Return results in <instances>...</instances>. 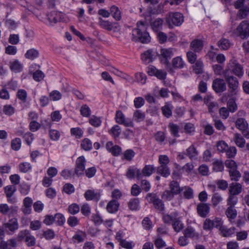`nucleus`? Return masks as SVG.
<instances>
[{"label":"nucleus","instance_id":"23","mask_svg":"<svg viewBox=\"0 0 249 249\" xmlns=\"http://www.w3.org/2000/svg\"><path fill=\"white\" fill-rule=\"evenodd\" d=\"M190 48L195 52H200L203 48V41L201 39H194L190 44Z\"/></svg>","mask_w":249,"mask_h":249},{"label":"nucleus","instance_id":"28","mask_svg":"<svg viewBox=\"0 0 249 249\" xmlns=\"http://www.w3.org/2000/svg\"><path fill=\"white\" fill-rule=\"evenodd\" d=\"M235 229L234 228H228L227 227L224 226L220 228L219 231L223 237H228L231 236L235 232Z\"/></svg>","mask_w":249,"mask_h":249},{"label":"nucleus","instance_id":"26","mask_svg":"<svg viewBox=\"0 0 249 249\" xmlns=\"http://www.w3.org/2000/svg\"><path fill=\"white\" fill-rule=\"evenodd\" d=\"M169 186L170 190L176 195L179 194L183 190V188L180 187L179 183L175 180L171 181Z\"/></svg>","mask_w":249,"mask_h":249},{"label":"nucleus","instance_id":"52","mask_svg":"<svg viewBox=\"0 0 249 249\" xmlns=\"http://www.w3.org/2000/svg\"><path fill=\"white\" fill-rule=\"evenodd\" d=\"M67 223L70 227H74L79 224V220L74 216H71L68 218Z\"/></svg>","mask_w":249,"mask_h":249},{"label":"nucleus","instance_id":"51","mask_svg":"<svg viewBox=\"0 0 249 249\" xmlns=\"http://www.w3.org/2000/svg\"><path fill=\"white\" fill-rule=\"evenodd\" d=\"M222 196L217 193H215L212 196V202L214 207L222 202Z\"/></svg>","mask_w":249,"mask_h":249},{"label":"nucleus","instance_id":"37","mask_svg":"<svg viewBox=\"0 0 249 249\" xmlns=\"http://www.w3.org/2000/svg\"><path fill=\"white\" fill-rule=\"evenodd\" d=\"M108 132L113 138H117L121 134L122 129L119 125L116 124L112 127Z\"/></svg>","mask_w":249,"mask_h":249},{"label":"nucleus","instance_id":"31","mask_svg":"<svg viewBox=\"0 0 249 249\" xmlns=\"http://www.w3.org/2000/svg\"><path fill=\"white\" fill-rule=\"evenodd\" d=\"M236 127L240 130L244 132L248 126L247 121L243 118H238L235 122Z\"/></svg>","mask_w":249,"mask_h":249},{"label":"nucleus","instance_id":"62","mask_svg":"<svg viewBox=\"0 0 249 249\" xmlns=\"http://www.w3.org/2000/svg\"><path fill=\"white\" fill-rule=\"evenodd\" d=\"M225 164L226 166L229 169V170H233L237 168L236 163L232 160H226Z\"/></svg>","mask_w":249,"mask_h":249},{"label":"nucleus","instance_id":"64","mask_svg":"<svg viewBox=\"0 0 249 249\" xmlns=\"http://www.w3.org/2000/svg\"><path fill=\"white\" fill-rule=\"evenodd\" d=\"M33 76L35 81L39 82L43 79L45 75L41 71L37 70L33 73Z\"/></svg>","mask_w":249,"mask_h":249},{"label":"nucleus","instance_id":"39","mask_svg":"<svg viewBox=\"0 0 249 249\" xmlns=\"http://www.w3.org/2000/svg\"><path fill=\"white\" fill-rule=\"evenodd\" d=\"M10 69L16 72H20L22 70V65L18 60H15L13 62L10 63Z\"/></svg>","mask_w":249,"mask_h":249},{"label":"nucleus","instance_id":"19","mask_svg":"<svg viewBox=\"0 0 249 249\" xmlns=\"http://www.w3.org/2000/svg\"><path fill=\"white\" fill-rule=\"evenodd\" d=\"M179 217L178 213L177 212H174L170 214H164L162 216V219L166 224H173L177 218Z\"/></svg>","mask_w":249,"mask_h":249},{"label":"nucleus","instance_id":"49","mask_svg":"<svg viewBox=\"0 0 249 249\" xmlns=\"http://www.w3.org/2000/svg\"><path fill=\"white\" fill-rule=\"evenodd\" d=\"M154 138L159 143L162 144L165 139V135L163 132L158 131L155 134Z\"/></svg>","mask_w":249,"mask_h":249},{"label":"nucleus","instance_id":"41","mask_svg":"<svg viewBox=\"0 0 249 249\" xmlns=\"http://www.w3.org/2000/svg\"><path fill=\"white\" fill-rule=\"evenodd\" d=\"M145 118V113L140 110H136L133 113V119L136 122L142 121Z\"/></svg>","mask_w":249,"mask_h":249},{"label":"nucleus","instance_id":"47","mask_svg":"<svg viewBox=\"0 0 249 249\" xmlns=\"http://www.w3.org/2000/svg\"><path fill=\"white\" fill-rule=\"evenodd\" d=\"M16 190V187L12 185H8L4 188V191L7 197H12Z\"/></svg>","mask_w":249,"mask_h":249},{"label":"nucleus","instance_id":"30","mask_svg":"<svg viewBox=\"0 0 249 249\" xmlns=\"http://www.w3.org/2000/svg\"><path fill=\"white\" fill-rule=\"evenodd\" d=\"M39 51L34 48H32L28 50L25 54V57L27 59L30 60H34L37 58L39 56Z\"/></svg>","mask_w":249,"mask_h":249},{"label":"nucleus","instance_id":"20","mask_svg":"<svg viewBox=\"0 0 249 249\" xmlns=\"http://www.w3.org/2000/svg\"><path fill=\"white\" fill-rule=\"evenodd\" d=\"M120 206V203L118 200L112 199L107 203V211L111 213L117 212Z\"/></svg>","mask_w":249,"mask_h":249},{"label":"nucleus","instance_id":"12","mask_svg":"<svg viewBox=\"0 0 249 249\" xmlns=\"http://www.w3.org/2000/svg\"><path fill=\"white\" fill-rule=\"evenodd\" d=\"M237 32L240 36L244 39L249 36V23L243 21L237 28Z\"/></svg>","mask_w":249,"mask_h":249},{"label":"nucleus","instance_id":"1","mask_svg":"<svg viewBox=\"0 0 249 249\" xmlns=\"http://www.w3.org/2000/svg\"><path fill=\"white\" fill-rule=\"evenodd\" d=\"M145 21H139L137 22V26H149L155 32H159L162 27L163 20L160 18H155L154 17H145Z\"/></svg>","mask_w":249,"mask_h":249},{"label":"nucleus","instance_id":"43","mask_svg":"<svg viewBox=\"0 0 249 249\" xmlns=\"http://www.w3.org/2000/svg\"><path fill=\"white\" fill-rule=\"evenodd\" d=\"M172 226L174 231L177 232L180 231L183 229L184 225L179 217L172 224Z\"/></svg>","mask_w":249,"mask_h":249},{"label":"nucleus","instance_id":"44","mask_svg":"<svg viewBox=\"0 0 249 249\" xmlns=\"http://www.w3.org/2000/svg\"><path fill=\"white\" fill-rule=\"evenodd\" d=\"M229 175L231 180L237 181L241 177L240 173L237 169L233 170H229Z\"/></svg>","mask_w":249,"mask_h":249},{"label":"nucleus","instance_id":"58","mask_svg":"<svg viewBox=\"0 0 249 249\" xmlns=\"http://www.w3.org/2000/svg\"><path fill=\"white\" fill-rule=\"evenodd\" d=\"M31 164L29 162H23L19 165V169L20 172L26 173L31 169Z\"/></svg>","mask_w":249,"mask_h":249},{"label":"nucleus","instance_id":"14","mask_svg":"<svg viewBox=\"0 0 249 249\" xmlns=\"http://www.w3.org/2000/svg\"><path fill=\"white\" fill-rule=\"evenodd\" d=\"M183 21V17H167L166 19V23L170 28L174 26H180Z\"/></svg>","mask_w":249,"mask_h":249},{"label":"nucleus","instance_id":"55","mask_svg":"<svg viewBox=\"0 0 249 249\" xmlns=\"http://www.w3.org/2000/svg\"><path fill=\"white\" fill-rule=\"evenodd\" d=\"M80 113L83 116L88 117L90 115L91 110L88 105H84L81 107Z\"/></svg>","mask_w":249,"mask_h":249},{"label":"nucleus","instance_id":"35","mask_svg":"<svg viewBox=\"0 0 249 249\" xmlns=\"http://www.w3.org/2000/svg\"><path fill=\"white\" fill-rule=\"evenodd\" d=\"M99 24L102 28L109 31L111 30L113 27L111 22L102 18H99Z\"/></svg>","mask_w":249,"mask_h":249},{"label":"nucleus","instance_id":"59","mask_svg":"<svg viewBox=\"0 0 249 249\" xmlns=\"http://www.w3.org/2000/svg\"><path fill=\"white\" fill-rule=\"evenodd\" d=\"M145 103L144 99L142 97H138L134 100V105L136 108H139L142 107Z\"/></svg>","mask_w":249,"mask_h":249},{"label":"nucleus","instance_id":"11","mask_svg":"<svg viewBox=\"0 0 249 249\" xmlns=\"http://www.w3.org/2000/svg\"><path fill=\"white\" fill-rule=\"evenodd\" d=\"M174 49L162 48L160 50L161 56L164 59H162V63L166 64L167 66H169L170 59L174 55Z\"/></svg>","mask_w":249,"mask_h":249},{"label":"nucleus","instance_id":"6","mask_svg":"<svg viewBox=\"0 0 249 249\" xmlns=\"http://www.w3.org/2000/svg\"><path fill=\"white\" fill-rule=\"evenodd\" d=\"M224 77L228 83L230 92H234L239 86V82L237 79L233 76L230 75L229 70L225 71L224 73Z\"/></svg>","mask_w":249,"mask_h":249},{"label":"nucleus","instance_id":"60","mask_svg":"<svg viewBox=\"0 0 249 249\" xmlns=\"http://www.w3.org/2000/svg\"><path fill=\"white\" fill-rule=\"evenodd\" d=\"M25 242L27 246L33 247L36 245V239L34 236L31 235L30 233H29V234L25 238Z\"/></svg>","mask_w":249,"mask_h":249},{"label":"nucleus","instance_id":"50","mask_svg":"<svg viewBox=\"0 0 249 249\" xmlns=\"http://www.w3.org/2000/svg\"><path fill=\"white\" fill-rule=\"evenodd\" d=\"M15 108L11 105H6L3 107V112L6 115L11 116L15 113Z\"/></svg>","mask_w":249,"mask_h":249},{"label":"nucleus","instance_id":"54","mask_svg":"<svg viewBox=\"0 0 249 249\" xmlns=\"http://www.w3.org/2000/svg\"><path fill=\"white\" fill-rule=\"evenodd\" d=\"M21 147V140L17 138L11 141V148L12 149L18 151Z\"/></svg>","mask_w":249,"mask_h":249},{"label":"nucleus","instance_id":"10","mask_svg":"<svg viewBox=\"0 0 249 249\" xmlns=\"http://www.w3.org/2000/svg\"><path fill=\"white\" fill-rule=\"evenodd\" d=\"M86 160L84 156H82L78 157L76 160V165L75 168V174L78 176L84 174L85 170V164Z\"/></svg>","mask_w":249,"mask_h":249},{"label":"nucleus","instance_id":"33","mask_svg":"<svg viewBox=\"0 0 249 249\" xmlns=\"http://www.w3.org/2000/svg\"><path fill=\"white\" fill-rule=\"evenodd\" d=\"M128 207L132 211H136L140 208V200L138 198L131 199L128 203Z\"/></svg>","mask_w":249,"mask_h":249},{"label":"nucleus","instance_id":"48","mask_svg":"<svg viewBox=\"0 0 249 249\" xmlns=\"http://www.w3.org/2000/svg\"><path fill=\"white\" fill-rule=\"evenodd\" d=\"M168 126L172 134L173 135L174 137H178L179 136V126L177 124L173 123H169Z\"/></svg>","mask_w":249,"mask_h":249},{"label":"nucleus","instance_id":"42","mask_svg":"<svg viewBox=\"0 0 249 249\" xmlns=\"http://www.w3.org/2000/svg\"><path fill=\"white\" fill-rule=\"evenodd\" d=\"M81 146L84 150L89 151L92 148V142L89 139L85 138L81 142Z\"/></svg>","mask_w":249,"mask_h":249},{"label":"nucleus","instance_id":"46","mask_svg":"<svg viewBox=\"0 0 249 249\" xmlns=\"http://www.w3.org/2000/svg\"><path fill=\"white\" fill-rule=\"evenodd\" d=\"M213 169L216 172H221L224 170L223 162L220 160H216L213 162Z\"/></svg>","mask_w":249,"mask_h":249},{"label":"nucleus","instance_id":"29","mask_svg":"<svg viewBox=\"0 0 249 249\" xmlns=\"http://www.w3.org/2000/svg\"><path fill=\"white\" fill-rule=\"evenodd\" d=\"M157 173L163 177L167 178L170 175V170L167 165H160L157 169Z\"/></svg>","mask_w":249,"mask_h":249},{"label":"nucleus","instance_id":"25","mask_svg":"<svg viewBox=\"0 0 249 249\" xmlns=\"http://www.w3.org/2000/svg\"><path fill=\"white\" fill-rule=\"evenodd\" d=\"M84 196L87 200H98L100 199L99 194L91 190H87L84 194Z\"/></svg>","mask_w":249,"mask_h":249},{"label":"nucleus","instance_id":"13","mask_svg":"<svg viewBox=\"0 0 249 249\" xmlns=\"http://www.w3.org/2000/svg\"><path fill=\"white\" fill-rule=\"evenodd\" d=\"M183 235L188 238L193 240H197L200 237V234L191 226H188L183 231Z\"/></svg>","mask_w":249,"mask_h":249},{"label":"nucleus","instance_id":"24","mask_svg":"<svg viewBox=\"0 0 249 249\" xmlns=\"http://www.w3.org/2000/svg\"><path fill=\"white\" fill-rule=\"evenodd\" d=\"M154 56V52L149 49L142 54V61L145 64H148L152 61Z\"/></svg>","mask_w":249,"mask_h":249},{"label":"nucleus","instance_id":"36","mask_svg":"<svg viewBox=\"0 0 249 249\" xmlns=\"http://www.w3.org/2000/svg\"><path fill=\"white\" fill-rule=\"evenodd\" d=\"M234 141L236 145L239 147L243 148L245 144V140L239 133L234 134Z\"/></svg>","mask_w":249,"mask_h":249},{"label":"nucleus","instance_id":"18","mask_svg":"<svg viewBox=\"0 0 249 249\" xmlns=\"http://www.w3.org/2000/svg\"><path fill=\"white\" fill-rule=\"evenodd\" d=\"M17 246V240L11 238L6 241L2 240L0 242V249H13Z\"/></svg>","mask_w":249,"mask_h":249},{"label":"nucleus","instance_id":"27","mask_svg":"<svg viewBox=\"0 0 249 249\" xmlns=\"http://www.w3.org/2000/svg\"><path fill=\"white\" fill-rule=\"evenodd\" d=\"M242 191V186L239 183H232L230 184L229 189L230 195H237L240 194Z\"/></svg>","mask_w":249,"mask_h":249},{"label":"nucleus","instance_id":"56","mask_svg":"<svg viewBox=\"0 0 249 249\" xmlns=\"http://www.w3.org/2000/svg\"><path fill=\"white\" fill-rule=\"evenodd\" d=\"M213 221L210 219H206L203 225V228L205 231H211L213 228Z\"/></svg>","mask_w":249,"mask_h":249},{"label":"nucleus","instance_id":"57","mask_svg":"<svg viewBox=\"0 0 249 249\" xmlns=\"http://www.w3.org/2000/svg\"><path fill=\"white\" fill-rule=\"evenodd\" d=\"M55 221L59 226H62L65 223V218L64 216L60 213H57L54 215Z\"/></svg>","mask_w":249,"mask_h":249},{"label":"nucleus","instance_id":"21","mask_svg":"<svg viewBox=\"0 0 249 249\" xmlns=\"http://www.w3.org/2000/svg\"><path fill=\"white\" fill-rule=\"evenodd\" d=\"M155 168L153 165H146L142 170H140L141 179L143 177H149L155 171Z\"/></svg>","mask_w":249,"mask_h":249},{"label":"nucleus","instance_id":"40","mask_svg":"<svg viewBox=\"0 0 249 249\" xmlns=\"http://www.w3.org/2000/svg\"><path fill=\"white\" fill-rule=\"evenodd\" d=\"M225 213L227 217L231 220L234 219L237 216V212L234 209V207L228 206Z\"/></svg>","mask_w":249,"mask_h":249},{"label":"nucleus","instance_id":"9","mask_svg":"<svg viewBox=\"0 0 249 249\" xmlns=\"http://www.w3.org/2000/svg\"><path fill=\"white\" fill-rule=\"evenodd\" d=\"M212 87L216 93H221L225 91L227 89L225 80L219 78H217L213 81Z\"/></svg>","mask_w":249,"mask_h":249},{"label":"nucleus","instance_id":"22","mask_svg":"<svg viewBox=\"0 0 249 249\" xmlns=\"http://www.w3.org/2000/svg\"><path fill=\"white\" fill-rule=\"evenodd\" d=\"M141 175L140 169L137 168H130L128 169L126 173V176L129 179H133L136 176L138 179H140Z\"/></svg>","mask_w":249,"mask_h":249},{"label":"nucleus","instance_id":"34","mask_svg":"<svg viewBox=\"0 0 249 249\" xmlns=\"http://www.w3.org/2000/svg\"><path fill=\"white\" fill-rule=\"evenodd\" d=\"M185 154L191 160L196 159L198 152L196 151L195 146L193 145H192L186 149Z\"/></svg>","mask_w":249,"mask_h":249},{"label":"nucleus","instance_id":"2","mask_svg":"<svg viewBox=\"0 0 249 249\" xmlns=\"http://www.w3.org/2000/svg\"><path fill=\"white\" fill-rule=\"evenodd\" d=\"M39 21L49 26H53L58 22H67L68 18L65 17H37Z\"/></svg>","mask_w":249,"mask_h":249},{"label":"nucleus","instance_id":"8","mask_svg":"<svg viewBox=\"0 0 249 249\" xmlns=\"http://www.w3.org/2000/svg\"><path fill=\"white\" fill-rule=\"evenodd\" d=\"M116 122L121 124H123L126 127H133V123L130 118H126L124 115L121 111H117L115 115Z\"/></svg>","mask_w":249,"mask_h":249},{"label":"nucleus","instance_id":"5","mask_svg":"<svg viewBox=\"0 0 249 249\" xmlns=\"http://www.w3.org/2000/svg\"><path fill=\"white\" fill-rule=\"evenodd\" d=\"M149 203H152L154 208L159 211H163L164 210V205L162 201L157 197L155 193H148L146 197Z\"/></svg>","mask_w":249,"mask_h":249},{"label":"nucleus","instance_id":"16","mask_svg":"<svg viewBox=\"0 0 249 249\" xmlns=\"http://www.w3.org/2000/svg\"><path fill=\"white\" fill-rule=\"evenodd\" d=\"M196 210L198 215L201 217L205 218L210 212V205L204 203H199L197 205Z\"/></svg>","mask_w":249,"mask_h":249},{"label":"nucleus","instance_id":"32","mask_svg":"<svg viewBox=\"0 0 249 249\" xmlns=\"http://www.w3.org/2000/svg\"><path fill=\"white\" fill-rule=\"evenodd\" d=\"M86 237V232L79 230L72 237V240L74 242L81 243L84 241Z\"/></svg>","mask_w":249,"mask_h":249},{"label":"nucleus","instance_id":"7","mask_svg":"<svg viewBox=\"0 0 249 249\" xmlns=\"http://www.w3.org/2000/svg\"><path fill=\"white\" fill-rule=\"evenodd\" d=\"M3 228L8 234H13L19 228L18 219L16 218L9 219L7 222L3 224Z\"/></svg>","mask_w":249,"mask_h":249},{"label":"nucleus","instance_id":"53","mask_svg":"<svg viewBox=\"0 0 249 249\" xmlns=\"http://www.w3.org/2000/svg\"><path fill=\"white\" fill-rule=\"evenodd\" d=\"M175 195H176L170 190H166L162 194L161 197L165 200L170 201L174 198Z\"/></svg>","mask_w":249,"mask_h":249},{"label":"nucleus","instance_id":"63","mask_svg":"<svg viewBox=\"0 0 249 249\" xmlns=\"http://www.w3.org/2000/svg\"><path fill=\"white\" fill-rule=\"evenodd\" d=\"M79 211L80 208L76 203L72 204L69 206L68 211L71 214L74 215L77 213Z\"/></svg>","mask_w":249,"mask_h":249},{"label":"nucleus","instance_id":"3","mask_svg":"<svg viewBox=\"0 0 249 249\" xmlns=\"http://www.w3.org/2000/svg\"><path fill=\"white\" fill-rule=\"evenodd\" d=\"M133 40L140 41L142 43H147L150 41V36L146 32H142L139 28L135 29L132 31Z\"/></svg>","mask_w":249,"mask_h":249},{"label":"nucleus","instance_id":"17","mask_svg":"<svg viewBox=\"0 0 249 249\" xmlns=\"http://www.w3.org/2000/svg\"><path fill=\"white\" fill-rule=\"evenodd\" d=\"M98 14L100 16H120L121 12L119 8L115 5L110 7V12L104 9H100L98 11Z\"/></svg>","mask_w":249,"mask_h":249},{"label":"nucleus","instance_id":"4","mask_svg":"<svg viewBox=\"0 0 249 249\" xmlns=\"http://www.w3.org/2000/svg\"><path fill=\"white\" fill-rule=\"evenodd\" d=\"M228 68L225 71H229V73L232 72L235 75L239 77H241L244 73L243 67L240 64L237 63L235 59H232L230 61L227 66Z\"/></svg>","mask_w":249,"mask_h":249},{"label":"nucleus","instance_id":"38","mask_svg":"<svg viewBox=\"0 0 249 249\" xmlns=\"http://www.w3.org/2000/svg\"><path fill=\"white\" fill-rule=\"evenodd\" d=\"M218 46L221 50H228L231 45L230 41L226 38H221L217 43Z\"/></svg>","mask_w":249,"mask_h":249},{"label":"nucleus","instance_id":"15","mask_svg":"<svg viewBox=\"0 0 249 249\" xmlns=\"http://www.w3.org/2000/svg\"><path fill=\"white\" fill-rule=\"evenodd\" d=\"M172 65V67L169 65L167 66L169 71L171 72L174 71V69H180L183 68L185 65V62L181 57L177 56L173 59Z\"/></svg>","mask_w":249,"mask_h":249},{"label":"nucleus","instance_id":"45","mask_svg":"<svg viewBox=\"0 0 249 249\" xmlns=\"http://www.w3.org/2000/svg\"><path fill=\"white\" fill-rule=\"evenodd\" d=\"M194 71L196 74H201L203 72V64L202 61L198 60L194 66Z\"/></svg>","mask_w":249,"mask_h":249},{"label":"nucleus","instance_id":"61","mask_svg":"<svg viewBox=\"0 0 249 249\" xmlns=\"http://www.w3.org/2000/svg\"><path fill=\"white\" fill-rule=\"evenodd\" d=\"M217 149L220 152H225L228 149V144L223 141H219L216 144Z\"/></svg>","mask_w":249,"mask_h":249}]
</instances>
